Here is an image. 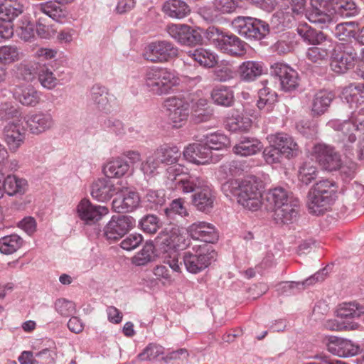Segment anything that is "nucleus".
Instances as JSON below:
<instances>
[{"label": "nucleus", "mask_w": 364, "mask_h": 364, "mask_svg": "<svg viewBox=\"0 0 364 364\" xmlns=\"http://www.w3.org/2000/svg\"><path fill=\"white\" fill-rule=\"evenodd\" d=\"M221 190L226 197H235L237 203L245 209L257 211L262 206V186L253 177L241 181L229 180L222 185Z\"/></svg>", "instance_id": "f257e3e1"}, {"label": "nucleus", "mask_w": 364, "mask_h": 364, "mask_svg": "<svg viewBox=\"0 0 364 364\" xmlns=\"http://www.w3.org/2000/svg\"><path fill=\"white\" fill-rule=\"evenodd\" d=\"M337 188L336 183L325 179L316 183L308 193L307 206L310 213L321 215L335 201Z\"/></svg>", "instance_id": "f03ea898"}, {"label": "nucleus", "mask_w": 364, "mask_h": 364, "mask_svg": "<svg viewBox=\"0 0 364 364\" xmlns=\"http://www.w3.org/2000/svg\"><path fill=\"white\" fill-rule=\"evenodd\" d=\"M215 255L216 252L209 245L193 244L183 252V262L188 272L197 274L206 269L215 259Z\"/></svg>", "instance_id": "7ed1b4c3"}, {"label": "nucleus", "mask_w": 364, "mask_h": 364, "mask_svg": "<svg viewBox=\"0 0 364 364\" xmlns=\"http://www.w3.org/2000/svg\"><path fill=\"white\" fill-rule=\"evenodd\" d=\"M146 85L149 91L161 95L170 92L180 84V79L176 73L166 68H155L147 71L145 77Z\"/></svg>", "instance_id": "20e7f679"}, {"label": "nucleus", "mask_w": 364, "mask_h": 364, "mask_svg": "<svg viewBox=\"0 0 364 364\" xmlns=\"http://www.w3.org/2000/svg\"><path fill=\"white\" fill-rule=\"evenodd\" d=\"M232 26L236 32L247 39L261 40L269 33L267 23L252 17L238 16L232 21Z\"/></svg>", "instance_id": "39448f33"}, {"label": "nucleus", "mask_w": 364, "mask_h": 364, "mask_svg": "<svg viewBox=\"0 0 364 364\" xmlns=\"http://www.w3.org/2000/svg\"><path fill=\"white\" fill-rule=\"evenodd\" d=\"M178 54V48L166 40L155 41L149 43L144 50L143 57L153 63H166Z\"/></svg>", "instance_id": "423d86ee"}, {"label": "nucleus", "mask_w": 364, "mask_h": 364, "mask_svg": "<svg viewBox=\"0 0 364 364\" xmlns=\"http://www.w3.org/2000/svg\"><path fill=\"white\" fill-rule=\"evenodd\" d=\"M328 124L334 130L341 132V141L346 149L350 147V144L355 142L357 138L354 131L364 132V119L358 118L356 112H353L351 117L348 120L343 122L336 119L329 122Z\"/></svg>", "instance_id": "0eeeda50"}, {"label": "nucleus", "mask_w": 364, "mask_h": 364, "mask_svg": "<svg viewBox=\"0 0 364 364\" xmlns=\"http://www.w3.org/2000/svg\"><path fill=\"white\" fill-rule=\"evenodd\" d=\"M168 120L175 128H180L187 121L189 111V103L179 97H170L164 102Z\"/></svg>", "instance_id": "6e6552de"}, {"label": "nucleus", "mask_w": 364, "mask_h": 364, "mask_svg": "<svg viewBox=\"0 0 364 364\" xmlns=\"http://www.w3.org/2000/svg\"><path fill=\"white\" fill-rule=\"evenodd\" d=\"M176 171V168L169 167L167 169L168 178L176 182V189L183 193H196L208 183L204 178L196 175H181L175 173Z\"/></svg>", "instance_id": "1a4fd4ad"}, {"label": "nucleus", "mask_w": 364, "mask_h": 364, "mask_svg": "<svg viewBox=\"0 0 364 364\" xmlns=\"http://www.w3.org/2000/svg\"><path fill=\"white\" fill-rule=\"evenodd\" d=\"M115 187V212L129 213L136 209L140 204L139 193L132 188L119 183Z\"/></svg>", "instance_id": "9d476101"}, {"label": "nucleus", "mask_w": 364, "mask_h": 364, "mask_svg": "<svg viewBox=\"0 0 364 364\" xmlns=\"http://www.w3.org/2000/svg\"><path fill=\"white\" fill-rule=\"evenodd\" d=\"M312 154L319 165L328 171L338 170L341 166V156L334 148L324 144H316Z\"/></svg>", "instance_id": "9b49d317"}, {"label": "nucleus", "mask_w": 364, "mask_h": 364, "mask_svg": "<svg viewBox=\"0 0 364 364\" xmlns=\"http://www.w3.org/2000/svg\"><path fill=\"white\" fill-rule=\"evenodd\" d=\"M166 31L172 38L183 45L192 46L200 43L202 41L200 32L188 25H168Z\"/></svg>", "instance_id": "f8f14e48"}, {"label": "nucleus", "mask_w": 364, "mask_h": 364, "mask_svg": "<svg viewBox=\"0 0 364 364\" xmlns=\"http://www.w3.org/2000/svg\"><path fill=\"white\" fill-rule=\"evenodd\" d=\"M3 136L10 151H16L24 142L26 136L22 119L9 121L4 127Z\"/></svg>", "instance_id": "ddd939ff"}, {"label": "nucleus", "mask_w": 364, "mask_h": 364, "mask_svg": "<svg viewBox=\"0 0 364 364\" xmlns=\"http://www.w3.org/2000/svg\"><path fill=\"white\" fill-rule=\"evenodd\" d=\"M272 75L279 78L281 87L284 91L291 92L299 86L298 73L287 65L275 63L271 65Z\"/></svg>", "instance_id": "4468645a"}, {"label": "nucleus", "mask_w": 364, "mask_h": 364, "mask_svg": "<svg viewBox=\"0 0 364 364\" xmlns=\"http://www.w3.org/2000/svg\"><path fill=\"white\" fill-rule=\"evenodd\" d=\"M187 232L192 239L198 241L196 244L213 243L218 238L215 227L203 221L193 223L188 227Z\"/></svg>", "instance_id": "2eb2a0df"}, {"label": "nucleus", "mask_w": 364, "mask_h": 364, "mask_svg": "<svg viewBox=\"0 0 364 364\" xmlns=\"http://www.w3.org/2000/svg\"><path fill=\"white\" fill-rule=\"evenodd\" d=\"M11 93L16 101L26 107H34L41 101V92L31 85L20 84L15 85L11 90Z\"/></svg>", "instance_id": "dca6fc26"}, {"label": "nucleus", "mask_w": 364, "mask_h": 364, "mask_svg": "<svg viewBox=\"0 0 364 364\" xmlns=\"http://www.w3.org/2000/svg\"><path fill=\"white\" fill-rule=\"evenodd\" d=\"M184 158L196 164H205L213 161L212 152L205 142L189 144L183 151Z\"/></svg>", "instance_id": "f3484780"}, {"label": "nucleus", "mask_w": 364, "mask_h": 364, "mask_svg": "<svg viewBox=\"0 0 364 364\" xmlns=\"http://www.w3.org/2000/svg\"><path fill=\"white\" fill-rule=\"evenodd\" d=\"M77 213L79 217L87 225L95 224L101 218L108 213V209L105 206L93 205L89 200L82 199L78 204Z\"/></svg>", "instance_id": "a211bd4d"}, {"label": "nucleus", "mask_w": 364, "mask_h": 364, "mask_svg": "<svg viewBox=\"0 0 364 364\" xmlns=\"http://www.w3.org/2000/svg\"><path fill=\"white\" fill-rule=\"evenodd\" d=\"M26 123L32 134H39L51 129L55 125V120L50 113L38 111L29 115Z\"/></svg>", "instance_id": "6ab92c4d"}, {"label": "nucleus", "mask_w": 364, "mask_h": 364, "mask_svg": "<svg viewBox=\"0 0 364 364\" xmlns=\"http://www.w3.org/2000/svg\"><path fill=\"white\" fill-rule=\"evenodd\" d=\"M326 346L328 352L341 358L354 356L360 350L359 346L351 341L341 338H331Z\"/></svg>", "instance_id": "aec40b11"}, {"label": "nucleus", "mask_w": 364, "mask_h": 364, "mask_svg": "<svg viewBox=\"0 0 364 364\" xmlns=\"http://www.w3.org/2000/svg\"><path fill=\"white\" fill-rule=\"evenodd\" d=\"M335 98V95L332 91L328 90H320L317 91L313 96L310 112L311 115L314 117H320L325 114Z\"/></svg>", "instance_id": "412c9836"}, {"label": "nucleus", "mask_w": 364, "mask_h": 364, "mask_svg": "<svg viewBox=\"0 0 364 364\" xmlns=\"http://www.w3.org/2000/svg\"><path fill=\"white\" fill-rule=\"evenodd\" d=\"M299 211V201L297 198H294L273 210L274 220L277 223L281 224L292 223L296 219Z\"/></svg>", "instance_id": "4be33fe9"}, {"label": "nucleus", "mask_w": 364, "mask_h": 364, "mask_svg": "<svg viewBox=\"0 0 364 364\" xmlns=\"http://www.w3.org/2000/svg\"><path fill=\"white\" fill-rule=\"evenodd\" d=\"M246 46L247 43L237 36L227 33L219 50L231 56L241 57L246 53Z\"/></svg>", "instance_id": "5701e85b"}, {"label": "nucleus", "mask_w": 364, "mask_h": 364, "mask_svg": "<svg viewBox=\"0 0 364 364\" xmlns=\"http://www.w3.org/2000/svg\"><path fill=\"white\" fill-rule=\"evenodd\" d=\"M262 149V144L257 138L241 136L233 146L232 151L236 155L249 156L257 154Z\"/></svg>", "instance_id": "b1692460"}, {"label": "nucleus", "mask_w": 364, "mask_h": 364, "mask_svg": "<svg viewBox=\"0 0 364 364\" xmlns=\"http://www.w3.org/2000/svg\"><path fill=\"white\" fill-rule=\"evenodd\" d=\"M260 84L262 87L258 91L259 99L257 102V106L259 110L265 113H269L272 111L277 100V95L267 86L268 82L267 80L261 81Z\"/></svg>", "instance_id": "393cba45"}, {"label": "nucleus", "mask_w": 364, "mask_h": 364, "mask_svg": "<svg viewBox=\"0 0 364 364\" xmlns=\"http://www.w3.org/2000/svg\"><path fill=\"white\" fill-rule=\"evenodd\" d=\"M114 183L111 179L104 178L95 181L91 186V196L100 202L110 200L114 195Z\"/></svg>", "instance_id": "a878e982"}, {"label": "nucleus", "mask_w": 364, "mask_h": 364, "mask_svg": "<svg viewBox=\"0 0 364 364\" xmlns=\"http://www.w3.org/2000/svg\"><path fill=\"white\" fill-rule=\"evenodd\" d=\"M187 55L197 62L200 66L206 68L215 67L218 61V57L213 50L204 48L189 50Z\"/></svg>", "instance_id": "bb28decb"}, {"label": "nucleus", "mask_w": 364, "mask_h": 364, "mask_svg": "<svg viewBox=\"0 0 364 364\" xmlns=\"http://www.w3.org/2000/svg\"><path fill=\"white\" fill-rule=\"evenodd\" d=\"M141 161L140 154L136 151H127L115 159V178L126 175L132 165Z\"/></svg>", "instance_id": "cd10ccee"}, {"label": "nucleus", "mask_w": 364, "mask_h": 364, "mask_svg": "<svg viewBox=\"0 0 364 364\" xmlns=\"http://www.w3.org/2000/svg\"><path fill=\"white\" fill-rule=\"evenodd\" d=\"M225 127L232 132H247L252 127V119L238 112H231L225 120Z\"/></svg>", "instance_id": "c85d7f7f"}, {"label": "nucleus", "mask_w": 364, "mask_h": 364, "mask_svg": "<svg viewBox=\"0 0 364 364\" xmlns=\"http://www.w3.org/2000/svg\"><path fill=\"white\" fill-rule=\"evenodd\" d=\"M270 141L287 157H292L298 149L293 138L285 133H278L270 136Z\"/></svg>", "instance_id": "c756f323"}, {"label": "nucleus", "mask_w": 364, "mask_h": 364, "mask_svg": "<svg viewBox=\"0 0 364 364\" xmlns=\"http://www.w3.org/2000/svg\"><path fill=\"white\" fill-rule=\"evenodd\" d=\"M215 197L208 183L193 195V205L200 211L209 212L214 204Z\"/></svg>", "instance_id": "7c9ffc66"}, {"label": "nucleus", "mask_w": 364, "mask_h": 364, "mask_svg": "<svg viewBox=\"0 0 364 364\" xmlns=\"http://www.w3.org/2000/svg\"><path fill=\"white\" fill-rule=\"evenodd\" d=\"M240 77L245 82H252L263 73L262 63L258 61L247 60L238 67Z\"/></svg>", "instance_id": "2f4dec72"}, {"label": "nucleus", "mask_w": 364, "mask_h": 364, "mask_svg": "<svg viewBox=\"0 0 364 364\" xmlns=\"http://www.w3.org/2000/svg\"><path fill=\"white\" fill-rule=\"evenodd\" d=\"M332 48L333 42L327 41L319 46L309 47L306 50V58L312 63L321 64L327 60L329 53L332 51Z\"/></svg>", "instance_id": "473e14b6"}, {"label": "nucleus", "mask_w": 364, "mask_h": 364, "mask_svg": "<svg viewBox=\"0 0 364 364\" xmlns=\"http://www.w3.org/2000/svg\"><path fill=\"white\" fill-rule=\"evenodd\" d=\"M163 11L172 18L181 19L189 14L191 9L184 1L168 0L164 3Z\"/></svg>", "instance_id": "72a5a7b5"}, {"label": "nucleus", "mask_w": 364, "mask_h": 364, "mask_svg": "<svg viewBox=\"0 0 364 364\" xmlns=\"http://www.w3.org/2000/svg\"><path fill=\"white\" fill-rule=\"evenodd\" d=\"M24 11L23 5L17 0H6L0 6V19L12 22L22 14Z\"/></svg>", "instance_id": "f704fd0d"}, {"label": "nucleus", "mask_w": 364, "mask_h": 364, "mask_svg": "<svg viewBox=\"0 0 364 364\" xmlns=\"http://www.w3.org/2000/svg\"><path fill=\"white\" fill-rule=\"evenodd\" d=\"M108 92L105 87L95 85L91 89V98L99 110L108 113L111 112L112 105L108 100Z\"/></svg>", "instance_id": "c9c22d12"}, {"label": "nucleus", "mask_w": 364, "mask_h": 364, "mask_svg": "<svg viewBox=\"0 0 364 364\" xmlns=\"http://www.w3.org/2000/svg\"><path fill=\"white\" fill-rule=\"evenodd\" d=\"M5 191L9 196L23 194L27 188V181L16 175H8L4 181Z\"/></svg>", "instance_id": "e433bc0d"}, {"label": "nucleus", "mask_w": 364, "mask_h": 364, "mask_svg": "<svg viewBox=\"0 0 364 364\" xmlns=\"http://www.w3.org/2000/svg\"><path fill=\"white\" fill-rule=\"evenodd\" d=\"M213 102L221 106L230 107L234 103V92L227 86L220 85L213 88L211 92Z\"/></svg>", "instance_id": "4c0bfd02"}, {"label": "nucleus", "mask_w": 364, "mask_h": 364, "mask_svg": "<svg viewBox=\"0 0 364 364\" xmlns=\"http://www.w3.org/2000/svg\"><path fill=\"white\" fill-rule=\"evenodd\" d=\"M364 314V306L357 301L341 304L336 310V315L340 318H356Z\"/></svg>", "instance_id": "58836bf2"}, {"label": "nucleus", "mask_w": 364, "mask_h": 364, "mask_svg": "<svg viewBox=\"0 0 364 364\" xmlns=\"http://www.w3.org/2000/svg\"><path fill=\"white\" fill-rule=\"evenodd\" d=\"M266 198L273 210L294 198L289 195L286 189L282 187L270 189L267 192Z\"/></svg>", "instance_id": "ea45409f"}, {"label": "nucleus", "mask_w": 364, "mask_h": 364, "mask_svg": "<svg viewBox=\"0 0 364 364\" xmlns=\"http://www.w3.org/2000/svg\"><path fill=\"white\" fill-rule=\"evenodd\" d=\"M23 240L16 234H11L0 238V252L10 255L21 248Z\"/></svg>", "instance_id": "a19ab883"}, {"label": "nucleus", "mask_w": 364, "mask_h": 364, "mask_svg": "<svg viewBox=\"0 0 364 364\" xmlns=\"http://www.w3.org/2000/svg\"><path fill=\"white\" fill-rule=\"evenodd\" d=\"M331 67L332 70L338 73H346L348 70L354 66L355 60L351 58L344 56L340 52H333L331 53Z\"/></svg>", "instance_id": "79ce46f5"}, {"label": "nucleus", "mask_w": 364, "mask_h": 364, "mask_svg": "<svg viewBox=\"0 0 364 364\" xmlns=\"http://www.w3.org/2000/svg\"><path fill=\"white\" fill-rule=\"evenodd\" d=\"M164 215L168 220L171 222L176 219V216L186 218L189 215V213L184 205V200L182 198H176L173 200L164 210Z\"/></svg>", "instance_id": "37998d69"}, {"label": "nucleus", "mask_w": 364, "mask_h": 364, "mask_svg": "<svg viewBox=\"0 0 364 364\" xmlns=\"http://www.w3.org/2000/svg\"><path fill=\"white\" fill-rule=\"evenodd\" d=\"M306 0H291V8H287L286 11H278L276 16L282 19L280 21L282 24L285 22H291L294 19V14H299L304 11Z\"/></svg>", "instance_id": "c03bdc74"}, {"label": "nucleus", "mask_w": 364, "mask_h": 364, "mask_svg": "<svg viewBox=\"0 0 364 364\" xmlns=\"http://www.w3.org/2000/svg\"><path fill=\"white\" fill-rule=\"evenodd\" d=\"M298 33L304 41L312 45H321L328 41L323 33L308 26L299 28Z\"/></svg>", "instance_id": "a18cd8bd"}, {"label": "nucleus", "mask_w": 364, "mask_h": 364, "mask_svg": "<svg viewBox=\"0 0 364 364\" xmlns=\"http://www.w3.org/2000/svg\"><path fill=\"white\" fill-rule=\"evenodd\" d=\"M179 149L176 146H161L156 151V156L158 161H161L162 164H176L181 156Z\"/></svg>", "instance_id": "49530a36"}, {"label": "nucleus", "mask_w": 364, "mask_h": 364, "mask_svg": "<svg viewBox=\"0 0 364 364\" xmlns=\"http://www.w3.org/2000/svg\"><path fill=\"white\" fill-rule=\"evenodd\" d=\"M138 227L144 233L153 235L161 227V222L157 215L147 214L139 220Z\"/></svg>", "instance_id": "de8ad7c7"}, {"label": "nucleus", "mask_w": 364, "mask_h": 364, "mask_svg": "<svg viewBox=\"0 0 364 364\" xmlns=\"http://www.w3.org/2000/svg\"><path fill=\"white\" fill-rule=\"evenodd\" d=\"M307 17L311 23L317 24L321 28H323L333 21L334 11L333 9L319 11H309Z\"/></svg>", "instance_id": "09e8293b"}, {"label": "nucleus", "mask_w": 364, "mask_h": 364, "mask_svg": "<svg viewBox=\"0 0 364 364\" xmlns=\"http://www.w3.org/2000/svg\"><path fill=\"white\" fill-rule=\"evenodd\" d=\"M347 102L352 105L364 104V84L350 85L344 92ZM353 107L352 105H350Z\"/></svg>", "instance_id": "8fccbe9b"}, {"label": "nucleus", "mask_w": 364, "mask_h": 364, "mask_svg": "<svg viewBox=\"0 0 364 364\" xmlns=\"http://www.w3.org/2000/svg\"><path fill=\"white\" fill-rule=\"evenodd\" d=\"M331 4L335 13L349 17L358 13V9L353 0H331Z\"/></svg>", "instance_id": "3c124183"}, {"label": "nucleus", "mask_w": 364, "mask_h": 364, "mask_svg": "<svg viewBox=\"0 0 364 364\" xmlns=\"http://www.w3.org/2000/svg\"><path fill=\"white\" fill-rule=\"evenodd\" d=\"M203 141L212 150H220L230 145V139L223 134L213 133L205 136Z\"/></svg>", "instance_id": "603ef678"}, {"label": "nucleus", "mask_w": 364, "mask_h": 364, "mask_svg": "<svg viewBox=\"0 0 364 364\" xmlns=\"http://www.w3.org/2000/svg\"><path fill=\"white\" fill-rule=\"evenodd\" d=\"M154 252V245L152 242H146L142 249L132 258V262L136 266H144L150 262Z\"/></svg>", "instance_id": "864d4df0"}, {"label": "nucleus", "mask_w": 364, "mask_h": 364, "mask_svg": "<svg viewBox=\"0 0 364 364\" xmlns=\"http://www.w3.org/2000/svg\"><path fill=\"white\" fill-rule=\"evenodd\" d=\"M135 219L130 215H122L115 218V235L120 238L135 227Z\"/></svg>", "instance_id": "5fc2aeb1"}, {"label": "nucleus", "mask_w": 364, "mask_h": 364, "mask_svg": "<svg viewBox=\"0 0 364 364\" xmlns=\"http://www.w3.org/2000/svg\"><path fill=\"white\" fill-rule=\"evenodd\" d=\"M40 65L34 62L21 63L17 66L19 77L23 80L32 81L38 75Z\"/></svg>", "instance_id": "6e6d98bb"}, {"label": "nucleus", "mask_w": 364, "mask_h": 364, "mask_svg": "<svg viewBox=\"0 0 364 364\" xmlns=\"http://www.w3.org/2000/svg\"><path fill=\"white\" fill-rule=\"evenodd\" d=\"M357 23L353 21L341 23L336 26L334 36L340 41H348V38H355Z\"/></svg>", "instance_id": "4d7b16f0"}, {"label": "nucleus", "mask_w": 364, "mask_h": 364, "mask_svg": "<svg viewBox=\"0 0 364 364\" xmlns=\"http://www.w3.org/2000/svg\"><path fill=\"white\" fill-rule=\"evenodd\" d=\"M21 53L15 46H4L0 47V63L11 64L19 60Z\"/></svg>", "instance_id": "13d9d810"}, {"label": "nucleus", "mask_w": 364, "mask_h": 364, "mask_svg": "<svg viewBox=\"0 0 364 364\" xmlns=\"http://www.w3.org/2000/svg\"><path fill=\"white\" fill-rule=\"evenodd\" d=\"M355 47H358V41L355 38L353 41L350 40L346 43H339L336 46L333 44L332 51L336 53L340 52L343 54L344 56L346 55L347 57L351 58V59L355 61L358 58Z\"/></svg>", "instance_id": "bf43d9fd"}, {"label": "nucleus", "mask_w": 364, "mask_h": 364, "mask_svg": "<svg viewBox=\"0 0 364 364\" xmlns=\"http://www.w3.org/2000/svg\"><path fill=\"white\" fill-rule=\"evenodd\" d=\"M59 4L61 3H58L57 0L48 1L39 4L38 9L53 19H57L65 16Z\"/></svg>", "instance_id": "052dcab7"}, {"label": "nucleus", "mask_w": 364, "mask_h": 364, "mask_svg": "<svg viewBox=\"0 0 364 364\" xmlns=\"http://www.w3.org/2000/svg\"><path fill=\"white\" fill-rule=\"evenodd\" d=\"M235 76V72L228 63L220 64L213 70L214 80L220 82H228L234 79Z\"/></svg>", "instance_id": "680f3d73"}, {"label": "nucleus", "mask_w": 364, "mask_h": 364, "mask_svg": "<svg viewBox=\"0 0 364 364\" xmlns=\"http://www.w3.org/2000/svg\"><path fill=\"white\" fill-rule=\"evenodd\" d=\"M317 173L316 167L311 163L306 162L299 168V179L301 183L308 185L316 178Z\"/></svg>", "instance_id": "e2e57ef3"}, {"label": "nucleus", "mask_w": 364, "mask_h": 364, "mask_svg": "<svg viewBox=\"0 0 364 364\" xmlns=\"http://www.w3.org/2000/svg\"><path fill=\"white\" fill-rule=\"evenodd\" d=\"M38 76L41 85L45 88L53 89L57 85V79L53 73L44 66H40Z\"/></svg>", "instance_id": "0e129e2a"}, {"label": "nucleus", "mask_w": 364, "mask_h": 364, "mask_svg": "<svg viewBox=\"0 0 364 364\" xmlns=\"http://www.w3.org/2000/svg\"><path fill=\"white\" fill-rule=\"evenodd\" d=\"M164 353L162 346L156 344H149L144 350L138 355L140 361H150L155 360Z\"/></svg>", "instance_id": "69168bd1"}, {"label": "nucleus", "mask_w": 364, "mask_h": 364, "mask_svg": "<svg viewBox=\"0 0 364 364\" xmlns=\"http://www.w3.org/2000/svg\"><path fill=\"white\" fill-rule=\"evenodd\" d=\"M16 32L21 39L28 41L34 36L33 25L27 19H22L16 24Z\"/></svg>", "instance_id": "338daca9"}, {"label": "nucleus", "mask_w": 364, "mask_h": 364, "mask_svg": "<svg viewBox=\"0 0 364 364\" xmlns=\"http://www.w3.org/2000/svg\"><path fill=\"white\" fill-rule=\"evenodd\" d=\"M146 201L149 203L151 209L157 210L166 201L164 191H149L146 196Z\"/></svg>", "instance_id": "774afa93"}]
</instances>
